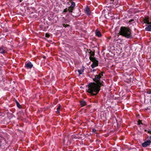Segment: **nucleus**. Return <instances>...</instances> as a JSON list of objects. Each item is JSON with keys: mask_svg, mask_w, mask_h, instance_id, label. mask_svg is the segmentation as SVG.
<instances>
[{"mask_svg": "<svg viewBox=\"0 0 151 151\" xmlns=\"http://www.w3.org/2000/svg\"><path fill=\"white\" fill-rule=\"evenodd\" d=\"M101 78L99 76L96 75L95 78L93 79L95 83H91L88 84L87 91L91 96L96 95L100 91L101 87L104 86V82L101 81Z\"/></svg>", "mask_w": 151, "mask_h": 151, "instance_id": "nucleus-1", "label": "nucleus"}, {"mask_svg": "<svg viewBox=\"0 0 151 151\" xmlns=\"http://www.w3.org/2000/svg\"><path fill=\"white\" fill-rule=\"evenodd\" d=\"M119 34L127 38L130 39L132 37L131 30L127 27H121L119 32Z\"/></svg>", "mask_w": 151, "mask_h": 151, "instance_id": "nucleus-2", "label": "nucleus"}, {"mask_svg": "<svg viewBox=\"0 0 151 151\" xmlns=\"http://www.w3.org/2000/svg\"><path fill=\"white\" fill-rule=\"evenodd\" d=\"M71 1L70 0L69 3L71 4V5L69 6L68 8H66L63 11V13H64L67 12L68 11L69 13H72L75 8L76 6L75 3L74 2H71Z\"/></svg>", "mask_w": 151, "mask_h": 151, "instance_id": "nucleus-3", "label": "nucleus"}, {"mask_svg": "<svg viewBox=\"0 0 151 151\" xmlns=\"http://www.w3.org/2000/svg\"><path fill=\"white\" fill-rule=\"evenodd\" d=\"M151 143V141L150 140L147 141L142 144V146L143 147H146L149 146Z\"/></svg>", "mask_w": 151, "mask_h": 151, "instance_id": "nucleus-4", "label": "nucleus"}, {"mask_svg": "<svg viewBox=\"0 0 151 151\" xmlns=\"http://www.w3.org/2000/svg\"><path fill=\"white\" fill-rule=\"evenodd\" d=\"M144 22L147 23V24H151V22H149V18L147 17H145L143 19Z\"/></svg>", "mask_w": 151, "mask_h": 151, "instance_id": "nucleus-5", "label": "nucleus"}, {"mask_svg": "<svg viewBox=\"0 0 151 151\" xmlns=\"http://www.w3.org/2000/svg\"><path fill=\"white\" fill-rule=\"evenodd\" d=\"M93 63L91 65V67L92 68H93L94 67H96L98 65V61L97 60H96V61L93 62Z\"/></svg>", "mask_w": 151, "mask_h": 151, "instance_id": "nucleus-6", "label": "nucleus"}, {"mask_svg": "<svg viewBox=\"0 0 151 151\" xmlns=\"http://www.w3.org/2000/svg\"><path fill=\"white\" fill-rule=\"evenodd\" d=\"M87 52L90 54V56H94L95 55V52L92 51L91 50H87Z\"/></svg>", "mask_w": 151, "mask_h": 151, "instance_id": "nucleus-7", "label": "nucleus"}, {"mask_svg": "<svg viewBox=\"0 0 151 151\" xmlns=\"http://www.w3.org/2000/svg\"><path fill=\"white\" fill-rule=\"evenodd\" d=\"M33 65L31 62H28L25 65V67L27 68H31L33 67Z\"/></svg>", "mask_w": 151, "mask_h": 151, "instance_id": "nucleus-8", "label": "nucleus"}, {"mask_svg": "<svg viewBox=\"0 0 151 151\" xmlns=\"http://www.w3.org/2000/svg\"><path fill=\"white\" fill-rule=\"evenodd\" d=\"M6 52V48L4 47H1L0 48V53L1 54H4Z\"/></svg>", "mask_w": 151, "mask_h": 151, "instance_id": "nucleus-9", "label": "nucleus"}, {"mask_svg": "<svg viewBox=\"0 0 151 151\" xmlns=\"http://www.w3.org/2000/svg\"><path fill=\"white\" fill-rule=\"evenodd\" d=\"M85 12L88 15H90L91 14V12L90 11L88 7H87L86 8L85 10Z\"/></svg>", "mask_w": 151, "mask_h": 151, "instance_id": "nucleus-10", "label": "nucleus"}, {"mask_svg": "<svg viewBox=\"0 0 151 151\" xmlns=\"http://www.w3.org/2000/svg\"><path fill=\"white\" fill-rule=\"evenodd\" d=\"M80 103L81 107L85 106L87 104L86 102L84 100H82L80 101Z\"/></svg>", "mask_w": 151, "mask_h": 151, "instance_id": "nucleus-11", "label": "nucleus"}, {"mask_svg": "<svg viewBox=\"0 0 151 151\" xmlns=\"http://www.w3.org/2000/svg\"><path fill=\"white\" fill-rule=\"evenodd\" d=\"M96 35L98 36V37H100L101 36V32L97 30H96L95 32Z\"/></svg>", "mask_w": 151, "mask_h": 151, "instance_id": "nucleus-12", "label": "nucleus"}, {"mask_svg": "<svg viewBox=\"0 0 151 151\" xmlns=\"http://www.w3.org/2000/svg\"><path fill=\"white\" fill-rule=\"evenodd\" d=\"M145 30L147 31H151V24L148 26L147 27L145 28Z\"/></svg>", "mask_w": 151, "mask_h": 151, "instance_id": "nucleus-13", "label": "nucleus"}, {"mask_svg": "<svg viewBox=\"0 0 151 151\" xmlns=\"http://www.w3.org/2000/svg\"><path fill=\"white\" fill-rule=\"evenodd\" d=\"M89 59L92 62H93L97 60L95 58L93 57V56H89Z\"/></svg>", "mask_w": 151, "mask_h": 151, "instance_id": "nucleus-14", "label": "nucleus"}, {"mask_svg": "<svg viewBox=\"0 0 151 151\" xmlns=\"http://www.w3.org/2000/svg\"><path fill=\"white\" fill-rule=\"evenodd\" d=\"M60 107L61 106L60 104H59V105L58 106V107L57 108V112L59 113L60 111Z\"/></svg>", "mask_w": 151, "mask_h": 151, "instance_id": "nucleus-15", "label": "nucleus"}, {"mask_svg": "<svg viewBox=\"0 0 151 151\" xmlns=\"http://www.w3.org/2000/svg\"><path fill=\"white\" fill-rule=\"evenodd\" d=\"M103 72H102L100 73L98 75V76L101 78V76H103Z\"/></svg>", "mask_w": 151, "mask_h": 151, "instance_id": "nucleus-16", "label": "nucleus"}, {"mask_svg": "<svg viewBox=\"0 0 151 151\" xmlns=\"http://www.w3.org/2000/svg\"><path fill=\"white\" fill-rule=\"evenodd\" d=\"M78 72L79 75L81 74L83 72V71L81 70H78Z\"/></svg>", "mask_w": 151, "mask_h": 151, "instance_id": "nucleus-17", "label": "nucleus"}, {"mask_svg": "<svg viewBox=\"0 0 151 151\" xmlns=\"http://www.w3.org/2000/svg\"><path fill=\"white\" fill-rule=\"evenodd\" d=\"M63 26L65 27H69L70 26V25L68 24H63Z\"/></svg>", "mask_w": 151, "mask_h": 151, "instance_id": "nucleus-18", "label": "nucleus"}, {"mask_svg": "<svg viewBox=\"0 0 151 151\" xmlns=\"http://www.w3.org/2000/svg\"><path fill=\"white\" fill-rule=\"evenodd\" d=\"M140 124H142V121L140 120H139L138 121V124L139 125Z\"/></svg>", "mask_w": 151, "mask_h": 151, "instance_id": "nucleus-19", "label": "nucleus"}, {"mask_svg": "<svg viewBox=\"0 0 151 151\" xmlns=\"http://www.w3.org/2000/svg\"><path fill=\"white\" fill-rule=\"evenodd\" d=\"M92 132H93L94 133H95L96 134L97 133V132H96V129H92Z\"/></svg>", "mask_w": 151, "mask_h": 151, "instance_id": "nucleus-20", "label": "nucleus"}, {"mask_svg": "<svg viewBox=\"0 0 151 151\" xmlns=\"http://www.w3.org/2000/svg\"><path fill=\"white\" fill-rule=\"evenodd\" d=\"M17 107L19 108H20V105L18 102H17Z\"/></svg>", "mask_w": 151, "mask_h": 151, "instance_id": "nucleus-21", "label": "nucleus"}, {"mask_svg": "<svg viewBox=\"0 0 151 151\" xmlns=\"http://www.w3.org/2000/svg\"><path fill=\"white\" fill-rule=\"evenodd\" d=\"M147 93L148 94H151V89L147 91Z\"/></svg>", "mask_w": 151, "mask_h": 151, "instance_id": "nucleus-22", "label": "nucleus"}, {"mask_svg": "<svg viewBox=\"0 0 151 151\" xmlns=\"http://www.w3.org/2000/svg\"><path fill=\"white\" fill-rule=\"evenodd\" d=\"M2 142L1 141V140H0V146H2Z\"/></svg>", "mask_w": 151, "mask_h": 151, "instance_id": "nucleus-23", "label": "nucleus"}, {"mask_svg": "<svg viewBox=\"0 0 151 151\" xmlns=\"http://www.w3.org/2000/svg\"><path fill=\"white\" fill-rule=\"evenodd\" d=\"M45 36H46V37H49V34H47V33L46 34Z\"/></svg>", "mask_w": 151, "mask_h": 151, "instance_id": "nucleus-24", "label": "nucleus"}, {"mask_svg": "<svg viewBox=\"0 0 151 151\" xmlns=\"http://www.w3.org/2000/svg\"><path fill=\"white\" fill-rule=\"evenodd\" d=\"M125 81L128 83H129L131 82V81L129 80H128L127 81L126 80H125Z\"/></svg>", "mask_w": 151, "mask_h": 151, "instance_id": "nucleus-25", "label": "nucleus"}, {"mask_svg": "<svg viewBox=\"0 0 151 151\" xmlns=\"http://www.w3.org/2000/svg\"><path fill=\"white\" fill-rule=\"evenodd\" d=\"M134 20L133 19H130V20L129 21V23L131 22H132Z\"/></svg>", "mask_w": 151, "mask_h": 151, "instance_id": "nucleus-26", "label": "nucleus"}, {"mask_svg": "<svg viewBox=\"0 0 151 151\" xmlns=\"http://www.w3.org/2000/svg\"><path fill=\"white\" fill-rule=\"evenodd\" d=\"M148 132L150 134H151V131L150 130H148Z\"/></svg>", "mask_w": 151, "mask_h": 151, "instance_id": "nucleus-27", "label": "nucleus"}, {"mask_svg": "<svg viewBox=\"0 0 151 151\" xmlns=\"http://www.w3.org/2000/svg\"><path fill=\"white\" fill-rule=\"evenodd\" d=\"M111 2L113 3L114 1V0H110Z\"/></svg>", "mask_w": 151, "mask_h": 151, "instance_id": "nucleus-28", "label": "nucleus"}, {"mask_svg": "<svg viewBox=\"0 0 151 151\" xmlns=\"http://www.w3.org/2000/svg\"><path fill=\"white\" fill-rule=\"evenodd\" d=\"M96 71V70H95V69H93V72L95 71Z\"/></svg>", "mask_w": 151, "mask_h": 151, "instance_id": "nucleus-29", "label": "nucleus"}, {"mask_svg": "<svg viewBox=\"0 0 151 151\" xmlns=\"http://www.w3.org/2000/svg\"><path fill=\"white\" fill-rule=\"evenodd\" d=\"M150 138H151V136H150Z\"/></svg>", "mask_w": 151, "mask_h": 151, "instance_id": "nucleus-30", "label": "nucleus"}, {"mask_svg": "<svg viewBox=\"0 0 151 151\" xmlns=\"http://www.w3.org/2000/svg\"><path fill=\"white\" fill-rule=\"evenodd\" d=\"M147 108H146V110H147Z\"/></svg>", "mask_w": 151, "mask_h": 151, "instance_id": "nucleus-31", "label": "nucleus"}, {"mask_svg": "<svg viewBox=\"0 0 151 151\" xmlns=\"http://www.w3.org/2000/svg\"><path fill=\"white\" fill-rule=\"evenodd\" d=\"M147 108H146V110H147Z\"/></svg>", "mask_w": 151, "mask_h": 151, "instance_id": "nucleus-32", "label": "nucleus"}]
</instances>
